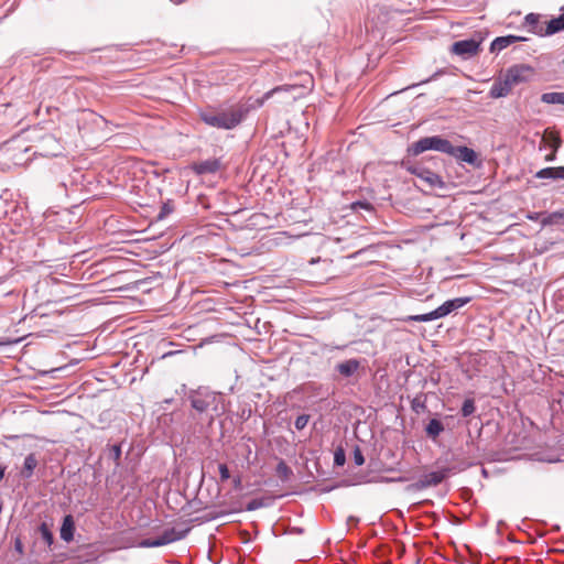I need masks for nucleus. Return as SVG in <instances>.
I'll list each match as a JSON object with an SVG mask.
<instances>
[{
    "label": "nucleus",
    "instance_id": "f257e3e1",
    "mask_svg": "<svg viewBox=\"0 0 564 564\" xmlns=\"http://www.w3.org/2000/svg\"><path fill=\"white\" fill-rule=\"evenodd\" d=\"M187 400L195 414L207 421L208 425H212L215 419L221 416L227 410L225 395L206 387L191 390Z\"/></svg>",
    "mask_w": 564,
    "mask_h": 564
},
{
    "label": "nucleus",
    "instance_id": "f03ea898",
    "mask_svg": "<svg viewBox=\"0 0 564 564\" xmlns=\"http://www.w3.org/2000/svg\"><path fill=\"white\" fill-rule=\"evenodd\" d=\"M247 113L243 107L199 111V119L209 127L230 130L240 124Z\"/></svg>",
    "mask_w": 564,
    "mask_h": 564
},
{
    "label": "nucleus",
    "instance_id": "7ed1b4c3",
    "mask_svg": "<svg viewBox=\"0 0 564 564\" xmlns=\"http://www.w3.org/2000/svg\"><path fill=\"white\" fill-rule=\"evenodd\" d=\"M425 151H437L448 154V152H452V143L441 135H432L421 138L408 148V154L412 156H417Z\"/></svg>",
    "mask_w": 564,
    "mask_h": 564
},
{
    "label": "nucleus",
    "instance_id": "20e7f679",
    "mask_svg": "<svg viewBox=\"0 0 564 564\" xmlns=\"http://www.w3.org/2000/svg\"><path fill=\"white\" fill-rule=\"evenodd\" d=\"M481 39H466L453 43L451 52L464 59L470 58L480 50Z\"/></svg>",
    "mask_w": 564,
    "mask_h": 564
},
{
    "label": "nucleus",
    "instance_id": "39448f33",
    "mask_svg": "<svg viewBox=\"0 0 564 564\" xmlns=\"http://www.w3.org/2000/svg\"><path fill=\"white\" fill-rule=\"evenodd\" d=\"M408 171L424 181L430 187L435 188H442L444 187L445 183L443 182L442 177L430 171L429 169L421 166V165H410L408 166Z\"/></svg>",
    "mask_w": 564,
    "mask_h": 564
},
{
    "label": "nucleus",
    "instance_id": "423d86ee",
    "mask_svg": "<svg viewBox=\"0 0 564 564\" xmlns=\"http://www.w3.org/2000/svg\"><path fill=\"white\" fill-rule=\"evenodd\" d=\"M447 477V470L431 471L423 475L416 482L411 484L408 489L420 491L427 487L440 485Z\"/></svg>",
    "mask_w": 564,
    "mask_h": 564
},
{
    "label": "nucleus",
    "instance_id": "0eeeda50",
    "mask_svg": "<svg viewBox=\"0 0 564 564\" xmlns=\"http://www.w3.org/2000/svg\"><path fill=\"white\" fill-rule=\"evenodd\" d=\"M448 155L454 156L458 161L466 162L470 165H477L478 155L477 153L465 145L454 147L452 144V152H448Z\"/></svg>",
    "mask_w": 564,
    "mask_h": 564
},
{
    "label": "nucleus",
    "instance_id": "6e6552de",
    "mask_svg": "<svg viewBox=\"0 0 564 564\" xmlns=\"http://www.w3.org/2000/svg\"><path fill=\"white\" fill-rule=\"evenodd\" d=\"M530 70L531 69L529 66L514 65L507 70L505 76L509 80L510 85L513 87L514 85L525 82L527 73H529Z\"/></svg>",
    "mask_w": 564,
    "mask_h": 564
},
{
    "label": "nucleus",
    "instance_id": "1a4fd4ad",
    "mask_svg": "<svg viewBox=\"0 0 564 564\" xmlns=\"http://www.w3.org/2000/svg\"><path fill=\"white\" fill-rule=\"evenodd\" d=\"M361 366V362L357 358H351L348 360H345L343 362H339L335 366V370L343 377V378H350L357 371L359 370Z\"/></svg>",
    "mask_w": 564,
    "mask_h": 564
},
{
    "label": "nucleus",
    "instance_id": "9d476101",
    "mask_svg": "<svg viewBox=\"0 0 564 564\" xmlns=\"http://www.w3.org/2000/svg\"><path fill=\"white\" fill-rule=\"evenodd\" d=\"M221 162L219 159H208L194 164L193 170L198 175L214 174L219 171Z\"/></svg>",
    "mask_w": 564,
    "mask_h": 564
},
{
    "label": "nucleus",
    "instance_id": "9b49d317",
    "mask_svg": "<svg viewBox=\"0 0 564 564\" xmlns=\"http://www.w3.org/2000/svg\"><path fill=\"white\" fill-rule=\"evenodd\" d=\"M470 301H471V297H469V296L455 297L452 300H447L438 307L442 313V316L445 317V316L449 315L451 313L458 311L459 308H462L463 306L468 304Z\"/></svg>",
    "mask_w": 564,
    "mask_h": 564
},
{
    "label": "nucleus",
    "instance_id": "f8f14e48",
    "mask_svg": "<svg viewBox=\"0 0 564 564\" xmlns=\"http://www.w3.org/2000/svg\"><path fill=\"white\" fill-rule=\"evenodd\" d=\"M525 37L517 35H506L496 37L490 44L491 53H499L516 42L525 41Z\"/></svg>",
    "mask_w": 564,
    "mask_h": 564
},
{
    "label": "nucleus",
    "instance_id": "ddd939ff",
    "mask_svg": "<svg viewBox=\"0 0 564 564\" xmlns=\"http://www.w3.org/2000/svg\"><path fill=\"white\" fill-rule=\"evenodd\" d=\"M188 532V528L181 531H177L174 528H170L166 529L160 536H158V540L160 541L161 546H163L184 539Z\"/></svg>",
    "mask_w": 564,
    "mask_h": 564
},
{
    "label": "nucleus",
    "instance_id": "4468645a",
    "mask_svg": "<svg viewBox=\"0 0 564 564\" xmlns=\"http://www.w3.org/2000/svg\"><path fill=\"white\" fill-rule=\"evenodd\" d=\"M541 15L538 13H529L524 18L523 25L536 35L545 36V28L540 22Z\"/></svg>",
    "mask_w": 564,
    "mask_h": 564
},
{
    "label": "nucleus",
    "instance_id": "2eb2a0df",
    "mask_svg": "<svg viewBox=\"0 0 564 564\" xmlns=\"http://www.w3.org/2000/svg\"><path fill=\"white\" fill-rule=\"evenodd\" d=\"M511 89H512V86L510 85L509 80L505 76L503 79L496 80L492 84V86H491V88L489 90V96L491 98L506 97V96L509 95Z\"/></svg>",
    "mask_w": 564,
    "mask_h": 564
},
{
    "label": "nucleus",
    "instance_id": "dca6fc26",
    "mask_svg": "<svg viewBox=\"0 0 564 564\" xmlns=\"http://www.w3.org/2000/svg\"><path fill=\"white\" fill-rule=\"evenodd\" d=\"M75 532V522L74 518L70 514H67L63 519V523L61 527V539L65 542H70L74 539Z\"/></svg>",
    "mask_w": 564,
    "mask_h": 564
},
{
    "label": "nucleus",
    "instance_id": "f3484780",
    "mask_svg": "<svg viewBox=\"0 0 564 564\" xmlns=\"http://www.w3.org/2000/svg\"><path fill=\"white\" fill-rule=\"evenodd\" d=\"M39 460L34 453L29 454L24 458L23 467L20 471L21 477L24 479H30L33 476L35 468L37 467Z\"/></svg>",
    "mask_w": 564,
    "mask_h": 564
},
{
    "label": "nucleus",
    "instance_id": "a211bd4d",
    "mask_svg": "<svg viewBox=\"0 0 564 564\" xmlns=\"http://www.w3.org/2000/svg\"><path fill=\"white\" fill-rule=\"evenodd\" d=\"M545 24L546 35H553L555 33L564 31V12L558 17L551 19Z\"/></svg>",
    "mask_w": 564,
    "mask_h": 564
},
{
    "label": "nucleus",
    "instance_id": "6ab92c4d",
    "mask_svg": "<svg viewBox=\"0 0 564 564\" xmlns=\"http://www.w3.org/2000/svg\"><path fill=\"white\" fill-rule=\"evenodd\" d=\"M443 431L444 425L437 419H431L425 426V433L432 440H436Z\"/></svg>",
    "mask_w": 564,
    "mask_h": 564
},
{
    "label": "nucleus",
    "instance_id": "aec40b11",
    "mask_svg": "<svg viewBox=\"0 0 564 564\" xmlns=\"http://www.w3.org/2000/svg\"><path fill=\"white\" fill-rule=\"evenodd\" d=\"M535 177L540 180H562L561 166L544 167L535 173Z\"/></svg>",
    "mask_w": 564,
    "mask_h": 564
},
{
    "label": "nucleus",
    "instance_id": "412c9836",
    "mask_svg": "<svg viewBox=\"0 0 564 564\" xmlns=\"http://www.w3.org/2000/svg\"><path fill=\"white\" fill-rule=\"evenodd\" d=\"M438 318H443L440 307L430 313L409 316L408 319L412 322L426 323Z\"/></svg>",
    "mask_w": 564,
    "mask_h": 564
},
{
    "label": "nucleus",
    "instance_id": "4be33fe9",
    "mask_svg": "<svg viewBox=\"0 0 564 564\" xmlns=\"http://www.w3.org/2000/svg\"><path fill=\"white\" fill-rule=\"evenodd\" d=\"M541 101L547 105H564V93H544Z\"/></svg>",
    "mask_w": 564,
    "mask_h": 564
},
{
    "label": "nucleus",
    "instance_id": "5701e85b",
    "mask_svg": "<svg viewBox=\"0 0 564 564\" xmlns=\"http://www.w3.org/2000/svg\"><path fill=\"white\" fill-rule=\"evenodd\" d=\"M299 89H300V87H297L295 85H285V86L275 87V88L271 89L270 91H268V93H265L263 95L261 104H263L264 100H268L269 98H271L275 94L291 93V91H295V90H299Z\"/></svg>",
    "mask_w": 564,
    "mask_h": 564
},
{
    "label": "nucleus",
    "instance_id": "b1692460",
    "mask_svg": "<svg viewBox=\"0 0 564 564\" xmlns=\"http://www.w3.org/2000/svg\"><path fill=\"white\" fill-rule=\"evenodd\" d=\"M39 531L42 540L46 543L47 546H51L54 542V535L50 527L45 522H43L40 524Z\"/></svg>",
    "mask_w": 564,
    "mask_h": 564
},
{
    "label": "nucleus",
    "instance_id": "393cba45",
    "mask_svg": "<svg viewBox=\"0 0 564 564\" xmlns=\"http://www.w3.org/2000/svg\"><path fill=\"white\" fill-rule=\"evenodd\" d=\"M109 453L108 456L110 459L113 460L116 466L120 465V458H121V445L120 444H113L109 446Z\"/></svg>",
    "mask_w": 564,
    "mask_h": 564
},
{
    "label": "nucleus",
    "instance_id": "a878e982",
    "mask_svg": "<svg viewBox=\"0 0 564 564\" xmlns=\"http://www.w3.org/2000/svg\"><path fill=\"white\" fill-rule=\"evenodd\" d=\"M476 411L475 400L466 399L462 405L460 412L464 417L470 416Z\"/></svg>",
    "mask_w": 564,
    "mask_h": 564
},
{
    "label": "nucleus",
    "instance_id": "bb28decb",
    "mask_svg": "<svg viewBox=\"0 0 564 564\" xmlns=\"http://www.w3.org/2000/svg\"><path fill=\"white\" fill-rule=\"evenodd\" d=\"M411 408L415 413H421L426 409L425 401L421 397H415L411 402Z\"/></svg>",
    "mask_w": 564,
    "mask_h": 564
},
{
    "label": "nucleus",
    "instance_id": "cd10ccee",
    "mask_svg": "<svg viewBox=\"0 0 564 564\" xmlns=\"http://www.w3.org/2000/svg\"><path fill=\"white\" fill-rule=\"evenodd\" d=\"M174 207L173 204L169 200L164 203L161 207V210L158 215V219H164L167 215H170L173 212Z\"/></svg>",
    "mask_w": 564,
    "mask_h": 564
},
{
    "label": "nucleus",
    "instance_id": "c85d7f7f",
    "mask_svg": "<svg viewBox=\"0 0 564 564\" xmlns=\"http://www.w3.org/2000/svg\"><path fill=\"white\" fill-rule=\"evenodd\" d=\"M138 546L149 549V547H159V546H161V544H160V541L158 540V538H155V539H144L138 543Z\"/></svg>",
    "mask_w": 564,
    "mask_h": 564
},
{
    "label": "nucleus",
    "instance_id": "c756f323",
    "mask_svg": "<svg viewBox=\"0 0 564 564\" xmlns=\"http://www.w3.org/2000/svg\"><path fill=\"white\" fill-rule=\"evenodd\" d=\"M308 420H310V415H307V414L299 415L294 422L295 429L299 431L303 430L307 425Z\"/></svg>",
    "mask_w": 564,
    "mask_h": 564
},
{
    "label": "nucleus",
    "instance_id": "7c9ffc66",
    "mask_svg": "<svg viewBox=\"0 0 564 564\" xmlns=\"http://www.w3.org/2000/svg\"><path fill=\"white\" fill-rule=\"evenodd\" d=\"M346 462L345 453L341 448L337 449L334 454V464L336 466H343Z\"/></svg>",
    "mask_w": 564,
    "mask_h": 564
},
{
    "label": "nucleus",
    "instance_id": "2f4dec72",
    "mask_svg": "<svg viewBox=\"0 0 564 564\" xmlns=\"http://www.w3.org/2000/svg\"><path fill=\"white\" fill-rule=\"evenodd\" d=\"M354 463L357 465V466H361L364 465L365 463V457H364V454L361 452V449L356 446L355 449H354Z\"/></svg>",
    "mask_w": 564,
    "mask_h": 564
},
{
    "label": "nucleus",
    "instance_id": "473e14b6",
    "mask_svg": "<svg viewBox=\"0 0 564 564\" xmlns=\"http://www.w3.org/2000/svg\"><path fill=\"white\" fill-rule=\"evenodd\" d=\"M218 470H219L221 481H226L230 478V473H229V469L226 464H219Z\"/></svg>",
    "mask_w": 564,
    "mask_h": 564
},
{
    "label": "nucleus",
    "instance_id": "72a5a7b5",
    "mask_svg": "<svg viewBox=\"0 0 564 564\" xmlns=\"http://www.w3.org/2000/svg\"><path fill=\"white\" fill-rule=\"evenodd\" d=\"M261 506H262L261 501H259L257 499H253V500L248 502L247 510L248 511H253V510H257L258 508H260Z\"/></svg>",
    "mask_w": 564,
    "mask_h": 564
},
{
    "label": "nucleus",
    "instance_id": "f704fd0d",
    "mask_svg": "<svg viewBox=\"0 0 564 564\" xmlns=\"http://www.w3.org/2000/svg\"><path fill=\"white\" fill-rule=\"evenodd\" d=\"M276 469H278L279 474H283V475H286L290 471L289 467L285 465L284 462L279 463Z\"/></svg>",
    "mask_w": 564,
    "mask_h": 564
},
{
    "label": "nucleus",
    "instance_id": "c9c22d12",
    "mask_svg": "<svg viewBox=\"0 0 564 564\" xmlns=\"http://www.w3.org/2000/svg\"><path fill=\"white\" fill-rule=\"evenodd\" d=\"M443 74V70L435 72L430 78L422 80L421 84L430 83L432 80H435L440 75Z\"/></svg>",
    "mask_w": 564,
    "mask_h": 564
},
{
    "label": "nucleus",
    "instance_id": "e433bc0d",
    "mask_svg": "<svg viewBox=\"0 0 564 564\" xmlns=\"http://www.w3.org/2000/svg\"><path fill=\"white\" fill-rule=\"evenodd\" d=\"M14 549L17 552H19L20 554L23 553V544L22 542L20 541V539H17L15 540V543H14Z\"/></svg>",
    "mask_w": 564,
    "mask_h": 564
},
{
    "label": "nucleus",
    "instance_id": "4c0bfd02",
    "mask_svg": "<svg viewBox=\"0 0 564 564\" xmlns=\"http://www.w3.org/2000/svg\"><path fill=\"white\" fill-rule=\"evenodd\" d=\"M7 467L0 464V481L3 479Z\"/></svg>",
    "mask_w": 564,
    "mask_h": 564
},
{
    "label": "nucleus",
    "instance_id": "58836bf2",
    "mask_svg": "<svg viewBox=\"0 0 564 564\" xmlns=\"http://www.w3.org/2000/svg\"><path fill=\"white\" fill-rule=\"evenodd\" d=\"M405 480H406V478L402 477V476L398 477V478H390V479H388V481H399V482H403Z\"/></svg>",
    "mask_w": 564,
    "mask_h": 564
},
{
    "label": "nucleus",
    "instance_id": "ea45409f",
    "mask_svg": "<svg viewBox=\"0 0 564 564\" xmlns=\"http://www.w3.org/2000/svg\"><path fill=\"white\" fill-rule=\"evenodd\" d=\"M554 159H555V153H551V154L545 156L546 161H553Z\"/></svg>",
    "mask_w": 564,
    "mask_h": 564
},
{
    "label": "nucleus",
    "instance_id": "a19ab883",
    "mask_svg": "<svg viewBox=\"0 0 564 564\" xmlns=\"http://www.w3.org/2000/svg\"><path fill=\"white\" fill-rule=\"evenodd\" d=\"M234 484H235V487H239L240 484H241V480L239 477H237L235 480H234Z\"/></svg>",
    "mask_w": 564,
    "mask_h": 564
},
{
    "label": "nucleus",
    "instance_id": "79ce46f5",
    "mask_svg": "<svg viewBox=\"0 0 564 564\" xmlns=\"http://www.w3.org/2000/svg\"><path fill=\"white\" fill-rule=\"evenodd\" d=\"M348 521H349V522L357 523V522H358V519H357V518H355V517H349Z\"/></svg>",
    "mask_w": 564,
    "mask_h": 564
},
{
    "label": "nucleus",
    "instance_id": "37998d69",
    "mask_svg": "<svg viewBox=\"0 0 564 564\" xmlns=\"http://www.w3.org/2000/svg\"><path fill=\"white\" fill-rule=\"evenodd\" d=\"M562 180H564V166H561Z\"/></svg>",
    "mask_w": 564,
    "mask_h": 564
}]
</instances>
